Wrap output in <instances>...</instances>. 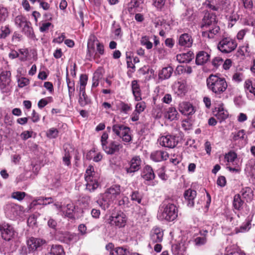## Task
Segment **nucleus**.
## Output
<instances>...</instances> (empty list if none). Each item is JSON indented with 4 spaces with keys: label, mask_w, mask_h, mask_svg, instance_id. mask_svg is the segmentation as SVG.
<instances>
[{
    "label": "nucleus",
    "mask_w": 255,
    "mask_h": 255,
    "mask_svg": "<svg viewBox=\"0 0 255 255\" xmlns=\"http://www.w3.org/2000/svg\"><path fill=\"white\" fill-rule=\"evenodd\" d=\"M145 107V103L144 102H139L136 105L134 111L140 114L144 110Z\"/></svg>",
    "instance_id": "obj_55"
},
{
    "label": "nucleus",
    "mask_w": 255,
    "mask_h": 255,
    "mask_svg": "<svg viewBox=\"0 0 255 255\" xmlns=\"http://www.w3.org/2000/svg\"><path fill=\"white\" fill-rule=\"evenodd\" d=\"M208 89L216 97L221 98L228 88V84L224 78L211 74L206 80Z\"/></svg>",
    "instance_id": "obj_1"
},
{
    "label": "nucleus",
    "mask_w": 255,
    "mask_h": 255,
    "mask_svg": "<svg viewBox=\"0 0 255 255\" xmlns=\"http://www.w3.org/2000/svg\"><path fill=\"white\" fill-rule=\"evenodd\" d=\"M193 43L191 36L187 33L181 34L179 37L178 44L182 46L190 47Z\"/></svg>",
    "instance_id": "obj_26"
},
{
    "label": "nucleus",
    "mask_w": 255,
    "mask_h": 255,
    "mask_svg": "<svg viewBox=\"0 0 255 255\" xmlns=\"http://www.w3.org/2000/svg\"><path fill=\"white\" fill-rule=\"evenodd\" d=\"M173 71V68L170 66L162 68L159 72V78L162 80L168 79L171 76Z\"/></svg>",
    "instance_id": "obj_33"
},
{
    "label": "nucleus",
    "mask_w": 255,
    "mask_h": 255,
    "mask_svg": "<svg viewBox=\"0 0 255 255\" xmlns=\"http://www.w3.org/2000/svg\"><path fill=\"white\" fill-rule=\"evenodd\" d=\"M253 216H249L246 219L245 222L242 224L239 229L237 230V233L242 232L244 233L248 232L250 230L252 227L251 222L252 221Z\"/></svg>",
    "instance_id": "obj_31"
},
{
    "label": "nucleus",
    "mask_w": 255,
    "mask_h": 255,
    "mask_svg": "<svg viewBox=\"0 0 255 255\" xmlns=\"http://www.w3.org/2000/svg\"><path fill=\"white\" fill-rule=\"evenodd\" d=\"M140 43L147 49H150L153 47V44L150 41V37L148 36L145 35L142 36L140 39Z\"/></svg>",
    "instance_id": "obj_43"
},
{
    "label": "nucleus",
    "mask_w": 255,
    "mask_h": 255,
    "mask_svg": "<svg viewBox=\"0 0 255 255\" xmlns=\"http://www.w3.org/2000/svg\"><path fill=\"white\" fill-rule=\"evenodd\" d=\"M158 141L160 145L168 148L174 147L178 143L176 137L171 135L162 136L159 138Z\"/></svg>",
    "instance_id": "obj_14"
},
{
    "label": "nucleus",
    "mask_w": 255,
    "mask_h": 255,
    "mask_svg": "<svg viewBox=\"0 0 255 255\" xmlns=\"http://www.w3.org/2000/svg\"><path fill=\"white\" fill-rule=\"evenodd\" d=\"M210 58V55L204 51H199L196 55V64L198 65H202L206 63Z\"/></svg>",
    "instance_id": "obj_22"
},
{
    "label": "nucleus",
    "mask_w": 255,
    "mask_h": 255,
    "mask_svg": "<svg viewBox=\"0 0 255 255\" xmlns=\"http://www.w3.org/2000/svg\"><path fill=\"white\" fill-rule=\"evenodd\" d=\"M141 164V160L139 156H135L130 160L129 167H126L125 170L127 173H132L137 171L140 168Z\"/></svg>",
    "instance_id": "obj_16"
},
{
    "label": "nucleus",
    "mask_w": 255,
    "mask_h": 255,
    "mask_svg": "<svg viewBox=\"0 0 255 255\" xmlns=\"http://www.w3.org/2000/svg\"><path fill=\"white\" fill-rule=\"evenodd\" d=\"M85 180L86 182V188L90 192L96 189L99 183L98 181V177L96 175L94 168L92 165H89L87 168L85 175Z\"/></svg>",
    "instance_id": "obj_4"
},
{
    "label": "nucleus",
    "mask_w": 255,
    "mask_h": 255,
    "mask_svg": "<svg viewBox=\"0 0 255 255\" xmlns=\"http://www.w3.org/2000/svg\"><path fill=\"white\" fill-rule=\"evenodd\" d=\"M172 251L175 255H183L184 249L182 247L181 249L180 245L175 244L172 246Z\"/></svg>",
    "instance_id": "obj_47"
},
{
    "label": "nucleus",
    "mask_w": 255,
    "mask_h": 255,
    "mask_svg": "<svg viewBox=\"0 0 255 255\" xmlns=\"http://www.w3.org/2000/svg\"><path fill=\"white\" fill-rule=\"evenodd\" d=\"M113 202V201L110 198L106 197L105 193L103 194L102 198L97 201L99 205L104 210L109 208Z\"/></svg>",
    "instance_id": "obj_30"
},
{
    "label": "nucleus",
    "mask_w": 255,
    "mask_h": 255,
    "mask_svg": "<svg viewBox=\"0 0 255 255\" xmlns=\"http://www.w3.org/2000/svg\"><path fill=\"white\" fill-rule=\"evenodd\" d=\"M178 216V209L176 206L171 203L164 204L160 206L157 214V218L160 220L172 221Z\"/></svg>",
    "instance_id": "obj_2"
},
{
    "label": "nucleus",
    "mask_w": 255,
    "mask_h": 255,
    "mask_svg": "<svg viewBox=\"0 0 255 255\" xmlns=\"http://www.w3.org/2000/svg\"><path fill=\"white\" fill-rule=\"evenodd\" d=\"M10 33V30L8 25L2 26L1 28V33H0V38H5Z\"/></svg>",
    "instance_id": "obj_51"
},
{
    "label": "nucleus",
    "mask_w": 255,
    "mask_h": 255,
    "mask_svg": "<svg viewBox=\"0 0 255 255\" xmlns=\"http://www.w3.org/2000/svg\"><path fill=\"white\" fill-rule=\"evenodd\" d=\"M129 251L124 247H117L110 251V255H128Z\"/></svg>",
    "instance_id": "obj_35"
},
{
    "label": "nucleus",
    "mask_w": 255,
    "mask_h": 255,
    "mask_svg": "<svg viewBox=\"0 0 255 255\" xmlns=\"http://www.w3.org/2000/svg\"><path fill=\"white\" fill-rule=\"evenodd\" d=\"M56 236L60 241L66 244L75 243L79 240V237L76 235L68 232H59L56 234Z\"/></svg>",
    "instance_id": "obj_15"
},
{
    "label": "nucleus",
    "mask_w": 255,
    "mask_h": 255,
    "mask_svg": "<svg viewBox=\"0 0 255 255\" xmlns=\"http://www.w3.org/2000/svg\"><path fill=\"white\" fill-rule=\"evenodd\" d=\"M220 27L217 24L213 27H208L207 29H203L202 36L205 38H213L220 31Z\"/></svg>",
    "instance_id": "obj_20"
},
{
    "label": "nucleus",
    "mask_w": 255,
    "mask_h": 255,
    "mask_svg": "<svg viewBox=\"0 0 255 255\" xmlns=\"http://www.w3.org/2000/svg\"><path fill=\"white\" fill-rule=\"evenodd\" d=\"M163 237V232L162 230L158 227H155L152 229L150 234V242L148 247L150 249H152L153 245L156 243H161Z\"/></svg>",
    "instance_id": "obj_8"
},
{
    "label": "nucleus",
    "mask_w": 255,
    "mask_h": 255,
    "mask_svg": "<svg viewBox=\"0 0 255 255\" xmlns=\"http://www.w3.org/2000/svg\"><path fill=\"white\" fill-rule=\"evenodd\" d=\"M30 22H27L22 27V31L29 38L34 37V34Z\"/></svg>",
    "instance_id": "obj_39"
},
{
    "label": "nucleus",
    "mask_w": 255,
    "mask_h": 255,
    "mask_svg": "<svg viewBox=\"0 0 255 255\" xmlns=\"http://www.w3.org/2000/svg\"><path fill=\"white\" fill-rule=\"evenodd\" d=\"M245 135V131L242 129L238 131L232 133L231 136L234 141H237L239 139H244Z\"/></svg>",
    "instance_id": "obj_45"
},
{
    "label": "nucleus",
    "mask_w": 255,
    "mask_h": 255,
    "mask_svg": "<svg viewBox=\"0 0 255 255\" xmlns=\"http://www.w3.org/2000/svg\"><path fill=\"white\" fill-rule=\"evenodd\" d=\"M244 87L248 96L251 94L255 97V85L253 84L251 80L248 79L245 81Z\"/></svg>",
    "instance_id": "obj_34"
},
{
    "label": "nucleus",
    "mask_w": 255,
    "mask_h": 255,
    "mask_svg": "<svg viewBox=\"0 0 255 255\" xmlns=\"http://www.w3.org/2000/svg\"><path fill=\"white\" fill-rule=\"evenodd\" d=\"M215 116L220 120V122H221L228 118V112L221 105L218 108L217 113L216 114Z\"/></svg>",
    "instance_id": "obj_37"
},
{
    "label": "nucleus",
    "mask_w": 255,
    "mask_h": 255,
    "mask_svg": "<svg viewBox=\"0 0 255 255\" xmlns=\"http://www.w3.org/2000/svg\"><path fill=\"white\" fill-rule=\"evenodd\" d=\"M184 198L187 201V205L189 207H193L194 199L196 196V191L191 189L186 190L184 194Z\"/></svg>",
    "instance_id": "obj_25"
},
{
    "label": "nucleus",
    "mask_w": 255,
    "mask_h": 255,
    "mask_svg": "<svg viewBox=\"0 0 255 255\" xmlns=\"http://www.w3.org/2000/svg\"><path fill=\"white\" fill-rule=\"evenodd\" d=\"M120 109L122 112L127 114L128 111L131 110L130 106L125 103L121 102L120 103Z\"/></svg>",
    "instance_id": "obj_58"
},
{
    "label": "nucleus",
    "mask_w": 255,
    "mask_h": 255,
    "mask_svg": "<svg viewBox=\"0 0 255 255\" xmlns=\"http://www.w3.org/2000/svg\"><path fill=\"white\" fill-rule=\"evenodd\" d=\"M123 148L122 144L115 141H111L102 147L103 150L108 154H114Z\"/></svg>",
    "instance_id": "obj_17"
},
{
    "label": "nucleus",
    "mask_w": 255,
    "mask_h": 255,
    "mask_svg": "<svg viewBox=\"0 0 255 255\" xmlns=\"http://www.w3.org/2000/svg\"><path fill=\"white\" fill-rule=\"evenodd\" d=\"M178 109L181 113L186 116L192 115L195 112L193 105L188 102L180 103Z\"/></svg>",
    "instance_id": "obj_19"
},
{
    "label": "nucleus",
    "mask_w": 255,
    "mask_h": 255,
    "mask_svg": "<svg viewBox=\"0 0 255 255\" xmlns=\"http://www.w3.org/2000/svg\"><path fill=\"white\" fill-rule=\"evenodd\" d=\"M168 157V154L167 152L162 150H157L152 152L150 155L151 159L155 161L159 162L165 160Z\"/></svg>",
    "instance_id": "obj_23"
},
{
    "label": "nucleus",
    "mask_w": 255,
    "mask_h": 255,
    "mask_svg": "<svg viewBox=\"0 0 255 255\" xmlns=\"http://www.w3.org/2000/svg\"><path fill=\"white\" fill-rule=\"evenodd\" d=\"M87 81L88 76L87 75H81L79 80V92H80V94H81V93H84V91H85V87L87 83Z\"/></svg>",
    "instance_id": "obj_42"
},
{
    "label": "nucleus",
    "mask_w": 255,
    "mask_h": 255,
    "mask_svg": "<svg viewBox=\"0 0 255 255\" xmlns=\"http://www.w3.org/2000/svg\"><path fill=\"white\" fill-rule=\"evenodd\" d=\"M18 53L19 54V57L21 60H25L28 54V52L26 49H20L18 50Z\"/></svg>",
    "instance_id": "obj_56"
},
{
    "label": "nucleus",
    "mask_w": 255,
    "mask_h": 255,
    "mask_svg": "<svg viewBox=\"0 0 255 255\" xmlns=\"http://www.w3.org/2000/svg\"><path fill=\"white\" fill-rule=\"evenodd\" d=\"M32 133V131L25 130L20 134V137L23 140H25L31 137Z\"/></svg>",
    "instance_id": "obj_62"
},
{
    "label": "nucleus",
    "mask_w": 255,
    "mask_h": 255,
    "mask_svg": "<svg viewBox=\"0 0 255 255\" xmlns=\"http://www.w3.org/2000/svg\"><path fill=\"white\" fill-rule=\"evenodd\" d=\"M240 193L243 198L246 199L247 201L250 200L252 198L253 191L250 187L243 188Z\"/></svg>",
    "instance_id": "obj_40"
},
{
    "label": "nucleus",
    "mask_w": 255,
    "mask_h": 255,
    "mask_svg": "<svg viewBox=\"0 0 255 255\" xmlns=\"http://www.w3.org/2000/svg\"><path fill=\"white\" fill-rule=\"evenodd\" d=\"M14 22L17 26L22 27L29 21H27L24 17L19 15L15 17Z\"/></svg>",
    "instance_id": "obj_44"
},
{
    "label": "nucleus",
    "mask_w": 255,
    "mask_h": 255,
    "mask_svg": "<svg viewBox=\"0 0 255 255\" xmlns=\"http://www.w3.org/2000/svg\"><path fill=\"white\" fill-rule=\"evenodd\" d=\"M127 221V217L126 214L122 212L116 214H113L107 219L108 224L118 228H122L125 226Z\"/></svg>",
    "instance_id": "obj_6"
},
{
    "label": "nucleus",
    "mask_w": 255,
    "mask_h": 255,
    "mask_svg": "<svg viewBox=\"0 0 255 255\" xmlns=\"http://www.w3.org/2000/svg\"><path fill=\"white\" fill-rule=\"evenodd\" d=\"M29 84V80L25 78H21L18 80V85L20 88H23Z\"/></svg>",
    "instance_id": "obj_60"
},
{
    "label": "nucleus",
    "mask_w": 255,
    "mask_h": 255,
    "mask_svg": "<svg viewBox=\"0 0 255 255\" xmlns=\"http://www.w3.org/2000/svg\"><path fill=\"white\" fill-rule=\"evenodd\" d=\"M237 46V43L236 41L230 37L223 38L218 44V49L225 53L231 52Z\"/></svg>",
    "instance_id": "obj_7"
},
{
    "label": "nucleus",
    "mask_w": 255,
    "mask_h": 255,
    "mask_svg": "<svg viewBox=\"0 0 255 255\" xmlns=\"http://www.w3.org/2000/svg\"><path fill=\"white\" fill-rule=\"evenodd\" d=\"M122 190L119 185H113L105 192L106 197L110 198L113 202L121 197Z\"/></svg>",
    "instance_id": "obj_13"
},
{
    "label": "nucleus",
    "mask_w": 255,
    "mask_h": 255,
    "mask_svg": "<svg viewBox=\"0 0 255 255\" xmlns=\"http://www.w3.org/2000/svg\"><path fill=\"white\" fill-rule=\"evenodd\" d=\"M10 76L11 73L9 71L0 70V89L3 92L7 93L9 91Z\"/></svg>",
    "instance_id": "obj_9"
},
{
    "label": "nucleus",
    "mask_w": 255,
    "mask_h": 255,
    "mask_svg": "<svg viewBox=\"0 0 255 255\" xmlns=\"http://www.w3.org/2000/svg\"><path fill=\"white\" fill-rule=\"evenodd\" d=\"M87 49V56L90 57L98 58L104 54L103 44L94 35H91L88 40Z\"/></svg>",
    "instance_id": "obj_3"
},
{
    "label": "nucleus",
    "mask_w": 255,
    "mask_h": 255,
    "mask_svg": "<svg viewBox=\"0 0 255 255\" xmlns=\"http://www.w3.org/2000/svg\"><path fill=\"white\" fill-rule=\"evenodd\" d=\"M74 211L75 206L73 203L70 202L67 204L66 206L63 205V209H61V214L71 219L74 217Z\"/></svg>",
    "instance_id": "obj_21"
},
{
    "label": "nucleus",
    "mask_w": 255,
    "mask_h": 255,
    "mask_svg": "<svg viewBox=\"0 0 255 255\" xmlns=\"http://www.w3.org/2000/svg\"><path fill=\"white\" fill-rule=\"evenodd\" d=\"M223 61V60L221 58L216 57L213 59L212 63L214 67L217 68L219 65L222 64Z\"/></svg>",
    "instance_id": "obj_64"
},
{
    "label": "nucleus",
    "mask_w": 255,
    "mask_h": 255,
    "mask_svg": "<svg viewBox=\"0 0 255 255\" xmlns=\"http://www.w3.org/2000/svg\"><path fill=\"white\" fill-rule=\"evenodd\" d=\"M178 113L174 107H170L166 109L163 113V116L165 119L172 121L178 119Z\"/></svg>",
    "instance_id": "obj_24"
},
{
    "label": "nucleus",
    "mask_w": 255,
    "mask_h": 255,
    "mask_svg": "<svg viewBox=\"0 0 255 255\" xmlns=\"http://www.w3.org/2000/svg\"><path fill=\"white\" fill-rule=\"evenodd\" d=\"M206 242V239L204 237H197L195 239V243L196 245L201 246L205 244Z\"/></svg>",
    "instance_id": "obj_63"
},
{
    "label": "nucleus",
    "mask_w": 255,
    "mask_h": 255,
    "mask_svg": "<svg viewBox=\"0 0 255 255\" xmlns=\"http://www.w3.org/2000/svg\"><path fill=\"white\" fill-rule=\"evenodd\" d=\"M58 130L55 128H51L47 130L46 135L50 138H54L58 136Z\"/></svg>",
    "instance_id": "obj_50"
},
{
    "label": "nucleus",
    "mask_w": 255,
    "mask_h": 255,
    "mask_svg": "<svg viewBox=\"0 0 255 255\" xmlns=\"http://www.w3.org/2000/svg\"><path fill=\"white\" fill-rule=\"evenodd\" d=\"M131 88L132 93L134 96L135 100L139 101L141 100L140 89L139 84L136 80H133L131 82Z\"/></svg>",
    "instance_id": "obj_29"
},
{
    "label": "nucleus",
    "mask_w": 255,
    "mask_h": 255,
    "mask_svg": "<svg viewBox=\"0 0 255 255\" xmlns=\"http://www.w3.org/2000/svg\"><path fill=\"white\" fill-rule=\"evenodd\" d=\"M64 252L60 245H55L51 247L50 252L46 255H64Z\"/></svg>",
    "instance_id": "obj_36"
},
{
    "label": "nucleus",
    "mask_w": 255,
    "mask_h": 255,
    "mask_svg": "<svg viewBox=\"0 0 255 255\" xmlns=\"http://www.w3.org/2000/svg\"><path fill=\"white\" fill-rule=\"evenodd\" d=\"M194 58V53L191 51L177 54L176 59L179 63H189Z\"/></svg>",
    "instance_id": "obj_27"
},
{
    "label": "nucleus",
    "mask_w": 255,
    "mask_h": 255,
    "mask_svg": "<svg viewBox=\"0 0 255 255\" xmlns=\"http://www.w3.org/2000/svg\"><path fill=\"white\" fill-rule=\"evenodd\" d=\"M51 25V23L49 22L42 23L39 28L40 31L42 32L48 31Z\"/></svg>",
    "instance_id": "obj_61"
},
{
    "label": "nucleus",
    "mask_w": 255,
    "mask_h": 255,
    "mask_svg": "<svg viewBox=\"0 0 255 255\" xmlns=\"http://www.w3.org/2000/svg\"><path fill=\"white\" fill-rule=\"evenodd\" d=\"M153 4L158 9H161L164 5L166 0H152Z\"/></svg>",
    "instance_id": "obj_59"
},
{
    "label": "nucleus",
    "mask_w": 255,
    "mask_h": 255,
    "mask_svg": "<svg viewBox=\"0 0 255 255\" xmlns=\"http://www.w3.org/2000/svg\"><path fill=\"white\" fill-rule=\"evenodd\" d=\"M121 199L119 198L118 200V205L122 209H126L129 207V201L128 197L124 196L123 194L121 195Z\"/></svg>",
    "instance_id": "obj_38"
},
{
    "label": "nucleus",
    "mask_w": 255,
    "mask_h": 255,
    "mask_svg": "<svg viewBox=\"0 0 255 255\" xmlns=\"http://www.w3.org/2000/svg\"><path fill=\"white\" fill-rule=\"evenodd\" d=\"M8 16V11L6 8L0 6V23L4 21Z\"/></svg>",
    "instance_id": "obj_48"
},
{
    "label": "nucleus",
    "mask_w": 255,
    "mask_h": 255,
    "mask_svg": "<svg viewBox=\"0 0 255 255\" xmlns=\"http://www.w3.org/2000/svg\"><path fill=\"white\" fill-rule=\"evenodd\" d=\"M90 100L87 96L85 91H84V93L80 94L79 103L81 106H85L90 103Z\"/></svg>",
    "instance_id": "obj_46"
},
{
    "label": "nucleus",
    "mask_w": 255,
    "mask_h": 255,
    "mask_svg": "<svg viewBox=\"0 0 255 255\" xmlns=\"http://www.w3.org/2000/svg\"><path fill=\"white\" fill-rule=\"evenodd\" d=\"M142 176L146 180H151L154 178L155 175L152 168L146 165L143 170Z\"/></svg>",
    "instance_id": "obj_32"
},
{
    "label": "nucleus",
    "mask_w": 255,
    "mask_h": 255,
    "mask_svg": "<svg viewBox=\"0 0 255 255\" xmlns=\"http://www.w3.org/2000/svg\"><path fill=\"white\" fill-rule=\"evenodd\" d=\"M173 89L175 93L178 96L184 95L186 91L185 84L183 81H177L174 83Z\"/></svg>",
    "instance_id": "obj_28"
},
{
    "label": "nucleus",
    "mask_w": 255,
    "mask_h": 255,
    "mask_svg": "<svg viewBox=\"0 0 255 255\" xmlns=\"http://www.w3.org/2000/svg\"><path fill=\"white\" fill-rule=\"evenodd\" d=\"M216 16L213 13H206L202 19L201 23V28L202 29H207L208 27H213L217 24Z\"/></svg>",
    "instance_id": "obj_11"
},
{
    "label": "nucleus",
    "mask_w": 255,
    "mask_h": 255,
    "mask_svg": "<svg viewBox=\"0 0 255 255\" xmlns=\"http://www.w3.org/2000/svg\"><path fill=\"white\" fill-rule=\"evenodd\" d=\"M0 233L1 237L5 241L10 240L14 235L13 227L6 223L0 224Z\"/></svg>",
    "instance_id": "obj_10"
},
{
    "label": "nucleus",
    "mask_w": 255,
    "mask_h": 255,
    "mask_svg": "<svg viewBox=\"0 0 255 255\" xmlns=\"http://www.w3.org/2000/svg\"><path fill=\"white\" fill-rule=\"evenodd\" d=\"M53 202V199L51 197L41 198L38 200V204L46 205Z\"/></svg>",
    "instance_id": "obj_53"
},
{
    "label": "nucleus",
    "mask_w": 255,
    "mask_h": 255,
    "mask_svg": "<svg viewBox=\"0 0 255 255\" xmlns=\"http://www.w3.org/2000/svg\"><path fill=\"white\" fill-rule=\"evenodd\" d=\"M141 196L137 191L133 192L131 195V199L132 201H136L139 204L141 203Z\"/></svg>",
    "instance_id": "obj_54"
},
{
    "label": "nucleus",
    "mask_w": 255,
    "mask_h": 255,
    "mask_svg": "<svg viewBox=\"0 0 255 255\" xmlns=\"http://www.w3.org/2000/svg\"><path fill=\"white\" fill-rule=\"evenodd\" d=\"M113 131L123 140L129 142L131 140L130 128L122 124H114L112 127Z\"/></svg>",
    "instance_id": "obj_5"
},
{
    "label": "nucleus",
    "mask_w": 255,
    "mask_h": 255,
    "mask_svg": "<svg viewBox=\"0 0 255 255\" xmlns=\"http://www.w3.org/2000/svg\"><path fill=\"white\" fill-rule=\"evenodd\" d=\"M4 210L7 215L16 217L20 214L21 206L12 203H8L6 205Z\"/></svg>",
    "instance_id": "obj_18"
},
{
    "label": "nucleus",
    "mask_w": 255,
    "mask_h": 255,
    "mask_svg": "<svg viewBox=\"0 0 255 255\" xmlns=\"http://www.w3.org/2000/svg\"><path fill=\"white\" fill-rule=\"evenodd\" d=\"M237 157V154L234 152H229L225 155V159L228 162H233Z\"/></svg>",
    "instance_id": "obj_52"
},
{
    "label": "nucleus",
    "mask_w": 255,
    "mask_h": 255,
    "mask_svg": "<svg viewBox=\"0 0 255 255\" xmlns=\"http://www.w3.org/2000/svg\"><path fill=\"white\" fill-rule=\"evenodd\" d=\"M244 7L246 9L251 10L253 7V2L252 0H241Z\"/></svg>",
    "instance_id": "obj_57"
},
{
    "label": "nucleus",
    "mask_w": 255,
    "mask_h": 255,
    "mask_svg": "<svg viewBox=\"0 0 255 255\" xmlns=\"http://www.w3.org/2000/svg\"><path fill=\"white\" fill-rule=\"evenodd\" d=\"M46 241L42 239L30 237L27 240L26 244L30 252H34L46 244Z\"/></svg>",
    "instance_id": "obj_12"
},
{
    "label": "nucleus",
    "mask_w": 255,
    "mask_h": 255,
    "mask_svg": "<svg viewBox=\"0 0 255 255\" xmlns=\"http://www.w3.org/2000/svg\"><path fill=\"white\" fill-rule=\"evenodd\" d=\"M26 195L24 192L16 191L12 193L11 197L18 201H21Z\"/></svg>",
    "instance_id": "obj_49"
},
{
    "label": "nucleus",
    "mask_w": 255,
    "mask_h": 255,
    "mask_svg": "<svg viewBox=\"0 0 255 255\" xmlns=\"http://www.w3.org/2000/svg\"><path fill=\"white\" fill-rule=\"evenodd\" d=\"M244 201L241 199L240 194H237L234 196L233 201V206L238 210H240L243 208Z\"/></svg>",
    "instance_id": "obj_41"
}]
</instances>
